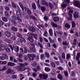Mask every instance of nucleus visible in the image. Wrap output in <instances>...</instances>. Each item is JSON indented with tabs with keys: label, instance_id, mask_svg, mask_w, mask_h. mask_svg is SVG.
I'll return each instance as SVG.
<instances>
[{
	"label": "nucleus",
	"instance_id": "f257e3e1",
	"mask_svg": "<svg viewBox=\"0 0 80 80\" xmlns=\"http://www.w3.org/2000/svg\"><path fill=\"white\" fill-rule=\"evenodd\" d=\"M48 75L47 74H41L39 75V77L40 79L42 78L43 80H46L48 78Z\"/></svg>",
	"mask_w": 80,
	"mask_h": 80
},
{
	"label": "nucleus",
	"instance_id": "f03ea898",
	"mask_svg": "<svg viewBox=\"0 0 80 80\" xmlns=\"http://www.w3.org/2000/svg\"><path fill=\"white\" fill-rule=\"evenodd\" d=\"M73 10H70L68 13V15L69 17L68 18V20H72V13H73Z\"/></svg>",
	"mask_w": 80,
	"mask_h": 80
},
{
	"label": "nucleus",
	"instance_id": "7ed1b4c3",
	"mask_svg": "<svg viewBox=\"0 0 80 80\" xmlns=\"http://www.w3.org/2000/svg\"><path fill=\"white\" fill-rule=\"evenodd\" d=\"M74 5L80 8V2L78 1H75L74 2Z\"/></svg>",
	"mask_w": 80,
	"mask_h": 80
},
{
	"label": "nucleus",
	"instance_id": "20e7f679",
	"mask_svg": "<svg viewBox=\"0 0 80 80\" xmlns=\"http://www.w3.org/2000/svg\"><path fill=\"white\" fill-rule=\"evenodd\" d=\"M29 30L30 32H35L36 30L35 28L32 26H29Z\"/></svg>",
	"mask_w": 80,
	"mask_h": 80
},
{
	"label": "nucleus",
	"instance_id": "39448f33",
	"mask_svg": "<svg viewBox=\"0 0 80 80\" xmlns=\"http://www.w3.org/2000/svg\"><path fill=\"white\" fill-rule=\"evenodd\" d=\"M65 1H64L63 3L61 4V8H66V7H67V3H68L65 2Z\"/></svg>",
	"mask_w": 80,
	"mask_h": 80
},
{
	"label": "nucleus",
	"instance_id": "423d86ee",
	"mask_svg": "<svg viewBox=\"0 0 80 80\" xmlns=\"http://www.w3.org/2000/svg\"><path fill=\"white\" fill-rule=\"evenodd\" d=\"M13 49H14L16 52H18L19 51V47L18 46H17V45L15 44L13 45Z\"/></svg>",
	"mask_w": 80,
	"mask_h": 80
},
{
	"label": "nucleus",
	"instance_id": "0eeeda50",
	"mask_svg": "<svg viewBox=\"0 0 80 80\" xmlns=\"http://www.w3.org/2000/svg\"><path fill=\"white\" fill-rule=\"evenodd\" d=\"M17 70H19L20 71H24L25 70V68L24 67H23L22 68V67L20 66H17L16 68Z\"/></svg>",
	"mask_w": 80,
	"mask_h": 80
},
{
	"label": "nucleus",
	"instance_id": "6e6552de",
	"mask_svg": "<svg viewBox=\"0 0 80 80\" xmlns=\"http://www.w3.org/2000/svg\"><path fill=\"white\" fill-rule=\"evenodd\" d=\"M41 3L42 5H46L47 7H48V3L46 1H45L44 0H42V1Z\"/></svg>",
	"mask_w": 80,
	"mask_h": 80
},
{
	"label": "nucleus",
	"instance_id": "1a4fd4ad",
	"mask_svg": "<svg viewBox=\"0 0 80 80\" xmlns=\"http://www.w3.org/2000/svg\"><path fill=\"white\" fill-rule=\"evenodd\" d=\"M16 15L18 17H22V14L20 12V10H17L16 12Z\"/></svg>",
	"mask_w": 80,
	"mask_h": 80
},
{
	"label": "nucleus",
	"instance_id": "9d476101",
	"mask_svg": "<svg viewBox=\"0 0 80 80\" xmlns=\"http://www.w3.org/2000/svg\"><path fill=\"white\" fill-rule=\"evenodd\" d=\"M8 66H9L10 67H13L15 66V63L12 62H8L7 63Z\"/></svg>",
	"mask_w": 80,
	"mask_h": 80
},
{
	"label": "nucleus",
	"instance_id": "9b49d317",
	"mask_svg": "<svg viewBox=\"0 0 80 80\" xmlns=\"http://www.w3.org/2000/svg\"><path fill=\"white\" fill-rule=\"evenodd\" d=\"M5 34L7 37H10L12 35L10 32L7 31L5 32Z\"/></svg>",
	"mask_w": 80,
	"mask_h": 80
},
{
	"label": "nucleus",
	"instance_id": "f8f14e48",
	"mask_svg": "<svg viewBox=\"0 0 80 80\" xmlns=\"http://www.w3.org/2000/svg\"><path fill=\"white\" fill-rule=\"evenodd\" d=\"M32 8L34 9V10H36L37 9V6L35 2H32Z\"/></svg>",
	"mask_w": 80,
	"mask_h": 80
},
{
	"label": "nucleus",
	"instance_id": "ddd939ff",
	"mask_svg": "<svg viewBox=\"0 0 80 80\" xmlns=\"http://www.w3.org/2000/svg\"><path fill=\"white\" fill-rule=\"evenodd\" d=\"M28 57L29 58V60L31 61H33V60H34V58H32V55H31L29 54H28Z\"/></svg>",
	"mask_w": 80,
	"mask_h": 80
},
{
	"label": "nucleus",
	"instance_id": "4468645a",
	"mask_svg": "<svg viewBox=\"0 0 80 80\" xmlns=\"http://www.w3.org/2000/svg\"><path fill=\"white\" fill-rule=\"evenodd\" d=\"M73 16L75 18H77V17H79V14L78 13V12H75L74 13Z\"/></svg>",
	"mask_w": 80,
	"mask_h": 80
},
{
	"label": "nucleus",
	"instance_id": "2eb2a0df",
	"mask_svg": "<svg viewBox=\"0 0 80 80\" xmlns=\"http://www.w3.org/2000/svg\"><path fill=\"white\" fill-rule=\"evenodd\" d=\"M51 25L52 26V27H54L55 28H57L58 27L57 24L53 22H51Z\"/></svg>",
	"mask_w": 80,
	"mask_h": 80
},
{
	"label": "nucleus",
	"instance_id": "dca6fc26",
	"mask_svg": "<svg viewBox=\"0 0 80 80\" xmlns=\"http://www.w3.org/2000/svg\"><path fill=\"white\" fill-rule=\"evenodd\" d=\"M6 48V46L5 45H1L0 47V50H4Z\"/></svg>",
	"mask_w": 80,
	"mask_h": 80
},
{
	"label": "nucleus",
	"instance_id": "f3484780",
	"mask_svg": "<svg viewBox=\"0 0 80 80\" xmlns=\"http://www.w3.org/2000/svg\"><path fill=\"white\" fill-rule=\"evenodd\" d=\"M2 19L4 22H8V19L5 17H2Z\"/></svg>",
	"mask_w": 80,
	"mask_h": 80
},
{
	"label": "nucleus",
	"instance_id": "a211bd4d",
	"mask_svg": "<svg viewBox=\"0 0 80 80\" xmlns=\"http://www.w3.org/2000/svg\"><path fill=\"white\" fill-rule=\"evenodd\" d=\"M12 18V20L14 21H17V18L15 17V15H13L11 16Z\"/></svg>",
	"mask_w": 80,
	"mask_h": 80
},
{
	"label": "nucleus",
	"instance_id": "6ab92c4d",
	"mask_svg": "<svg viewBox=\"0 0 80 80\" xmlns=\"http://www.w3.org/2000/svg\"><path fill=\"white\" fill-rule=\"evenodd\" d=\"M49 33L50 36H53V30L52 29H50L49 30Z\"/></svg>",
	"mask_w": 80,
	"mask_h": 80
},
{
	"label": "nucleus",
	"instance_id": "aec40b11",
	"mask_svg": "<svg viewBox=\"0 0 80 80\" xmlns=\"http://www.w3.org/2000/svg\"><path fill=\"white\" fill-rule=\"evenodd\" d=\"M11 5L13 8H16L17 7V5H16V4H15V2H12Z\"/></svg>",
	"mask_w": 80,
	"mask_h": 80
},
{
	"label": "nucleus",
	"instance_id": "412c9836",
	"mask_svg": "<svg viewBox=\"0 0 80 80\" xmlns=\"http://www.w3.org/2000/svg\"><path fill=\"white\" fill-rule=\"evenodd\" d=\"M5 42H7V43H12V42L11 40L8 39H6L4 40Z\"/></svg>",
	"mask_w": 80,
	"mask_h": 80
},
{
	"label": "nucleus",
	"instance_id": "4be33fe9",
	"mask_svg": "<svg viewBox=\"0 0 80 80\" xmlns=\"http://www.w3.org/2000/svg\"><path fill=\"white\" fill-rule=\"evenodd\" d=\"M11 30H13V31H14V32H17L18 31L17 28L15 27H12L11 28Z\"/></svg>",
	"mask_w": 80,
	"mask_h": 80
},
{
	"label": "nucleus",
	"instance_id": "5701e85b",
	"mask_svg": "<svg viewBox=\"0 0 80 80\" xmlns=\"http://www.w3.org/2000/svg\"><path fill=\"white\" fill-rule=\"evenodd\" d=\"M19 5L22 10L23 11V10H24V8H23V5H22V3L21 2H19Z\"/></svg>",
	"mask_w": 80,
	"mask_h": 80
},
{
	"label": "nucleus",
	"instance_id": "b1692460",
	"mask_svg": "<svg viewBox=\"0 0 80 80\" xmlns=\"http://www.w3.org/2000/svg\"><path fill=\"white\" fill-rule=\"evenodd\" d=\"M53 20L55 22H58L59 21V18L57 17H54L53 18Z\"/></svg>",
	"mask_w": 80,
	"mask_h": 80
},
{
	"label": "nucleus",
	"instance_id": "393cba45",
	"mask_svg": "<svg viewBox=\"0 0 80 80\" xmlns=\"http://www.w3.org/2000/svg\"><path fill=\"white\" fill-rule=\"evenodd\" d=\"M71 58V56H70V54H67L66 55V59L68 60V59H70Z\"/></svg>",
	"mask_w": 80,
	"mask_h": 80
},
{
	"label": "nucleus",
	"instance_id": "a878e982",
	"mask_svg": "<svg viewBox=\"0 0 80 80\" xmlns=\"http://www.w3.org/2000/svg\"><path fill=\"white\" fill-rule=\"evenodd\" d=\"M32 36H33L34 38L35 39V40H37V35L35 34H34V33H32Z\"/></svg>",
	"mask_w": 80,
	"mask_h": 80
},
{
	"label": "nucleus",
	"instance_id": "bb28decb",
	"mask_svg": "<svg viewBox=\"0 0 80 80\" xmlns=\"http://www.w3.org/2000/svg\"><path fill=\"white\" fill-rule=\"evenodd\" d=\"M30 50L33 52H36V49L35 47H33L31 48H30Z\"/></svg>",
	"mask_w": 80,
	"mask_h": 80
},
{
	"label": "nucleus",
	"instance_id": "cd10ccee",
	"mask_svg": "<svg viewBox=\"0 0 80 80\" xmlns=\"http://www.w3.org/2000/svg\"><path fill=\"white\" fill-rule=\"evenodd\" d=\"M26 69V70H28V75H29L30 74V70H31L30 68H27Z\"/></svg>",
	"mask_w": 80,
	"mask_h": 80
},
{
	"label": "nucleus",
	"instance_id": "c85d7f7f",
	"mask_svg": "<svg viewBox=\"0 0 80 80\" xmlns=\"http://www.w3.org/2000/svg\"><path fill=\"white\" fill-rule=\"evenodd\" d=\"M65 27L67 28H70V25H69V24H68V23H66L65 25Z\"/></svg>",
	"mask_w": 80,
	"mask_h": 80
},
{
	"label": "nucleus",
	"instance_id": "c756f323",
	"mask_svg": "<svg viewBox=\"0 0 80 80\" xmlns=\"http://www.w3.org/2000/svg\"><path fill=\"white\" fill-rule=\"evenodd\" d=\"M49 40L50 43H53V42H55V40L52 39V38L50 37H49Z\"/></svg>",
	"mask_w": 80,
	"mask_h": 80
},
{
	"label": "nucleus",
	"instance_id": "7c9ffc66",
	"mask_svg": "<svg viewBox=\"0 0 80 80\" xmlns=\"http://www.w3.org/2000/svg\"><path fill=\"white\" fill-rule=\"evenodd\" d=\"M45 70L47 72H48L50 71V68H48L46 67L45 68Z\"/></svg>",
	"mask_w": 80,
	"mask_h": 80
},
{
	"label": "nucleus",
	"instance_id": "2f4dec72",
	"mask_svg": "<svg viewBox=\"0 0 80 80\" xmlns=\"http://www.w3.org/2000/svg\"><path fill=\"white\" fill-rule=\"evenodd\" d=\"M49 5L51 9H52L53 8V5L51 2H50L49 3Z\"/></svg>",
	"mask_w": 80,
	"mask_h": 80
},
{
	"label": "nucleus",
	"instance_id": "473e14b6",
	"mask_svg": "<svg viewBox=\"0 0 80 80\" xmlns=\"http://www.w3.org/2000/svg\"><path fill=\"white\" fill-rule=\"evenodd\" d=\"M20 65L21 66H23V67L26 66V65H28V64L27 62H25L24 63H20Z\"/></svg>",
	"mask_w": 80,
	"mask_h": 80
},
{
	"label": "nucleus",
	"instance_id": "72a5a7b5",
	"mask_svg": "<svg viewBox=\"0 0 80 80\" xmlns=\"http://www.w3.org/2000/svg\"><path fill=\"white\" fill-rule=\"evenodd\" d=\"M58 78H59V79L60 80H62L63 78V77H62V75L60 74L58 75Z\"/></svg>",
	"mask_w": 80,
	"mask_h": 80
},
{
	"label": "nucleus",
	"instance_id": "f704fd0d",
	"mask_svg": "<svg viewBox=\"0 0 80 80\" xmlns=\"http://www.w3.org/2000/svg\"><path fill=\"white\" fill-rule=\"evenodd\" d=\"M4 8L7 11H9V10H10V8H9L8 7V6H5L4 7Z\"/></svg>",
	"mask_w": 80,
	"mask_h": 80
},
{
	"label": "nucleus",
	"instance_id": "c9c22d12",
	"mask_svg": "<svg viewBox=\"0 0 80 80\" xmlns=\"http://www.w3.org/2000/svg\"><path fill=\"white\" fill-rule=\"evenodd\" d=\"M45 54L47 58H50V54H49V53H48L47 52H46Z\"/></svg>",
	"mask_w": 80,
	"mask_h": 80
},
{
	"label": "nucleus",
	"instance_id": "e433bc0d",
	"mask_svg": "<svg viewBox=\"0 0 80 80\" xmlns=\"http://www.w3.org/2000/svg\"><path fill=\"white\" fill-rule=\"evenodd\" d=\"M72 28H75V23L74 21H72Z\"/></svg>",
	"mask_w": 80,
	"mask_h": 80
},
{
	"label": "nucleus",
	"instance_id": "4c0bfd02",
	"mask_svg": "<svg viewBox=\"0 0 80 80\" xmlns=\"http://www.w3.org/2000/svg\"><path fill=\"white\" fill-rule=\"evenodd\" d=\"M62 57L63 59H65V53L63 52L62 53Z\"/></svg>",
	"mask_w": 80,
	"mask_h": 80
},
{
	"label": "nucleus",
	"instance_id": "58836bf2",
	"mask_svg": "<svg viewBox=\"0 0 80 80\" xmlns=\"http://www.w3.org/2000/svg\"><path fill=\"white\" fill-rule=\"evenodd\" d=\"M28 40H29L31 42H33V39L32 38H28Z\"/></svg>",
	"mask_w": 80,
	"mask_h": 80
},
{
	"label": "nucleus",
	"instance_id": "ea45409f",
	"mask_svg": "<svg viewBox=\"0 0 80 80\" xmlns=\"http://www.w3.org/2000/svg\"><path fill=\"white\" fill-rule=\"evenodd\" d=\"M11 78L12 79H15L17 78V75H12Z\"/></svg>",
	"mask_w": 80,
	"mask_h": 80
},
{
	"label": "nucleus",
	"instance_id": "a19ab883",
	"mask_svg": "<svg viewBox=\"0 0 80 80\" xmlns=\"http://www.w3.org/2000/svg\"><path fill=\"white\" fill-rule=\"evenodd\" d=\"M37 62L34 61L33 62V63H32V65L33 67H36L37 66Z\"/></svg>",
	"mask_w": 80,
	"mask_h": 80
},
{
	"label": "nucleus",
	"instance_id": "79ce46f5",
	"mask_svg": "<svg viewBox=\"0 0 80 80\" xmlns=\"http://www.w3.org/2000/svg\"><path fill=\"white\" fill-rule=\"evenodd\" d=\"M57 33L58 34V35H63V32L60 31L59 32H58L57 31H56Z\"/></svg>",
	"mask_w": 80,
	"mask_h": 80
},
{
	"label": "nucleus",
	"instance_id": "37998d69",
	"mask_svg": "<svg viewBox=\"0 0 80 80\" xmlns=\"http://www.w3.org/2000/svg\"><path fill=\"white\" fill-rule=\"evenodd\" d=\"M5 59V57L4 56H1L0 57V59L1 60H4Z\"/></svg>",
	"mask_w": 80,
	"mask_h": 80
},
{
	"label": "nucleus",
	"instance_id": "c03bdc74",
	"mask_svg": "<svg viewBox=\"0 0 80 80\" xmlns=\"http://www.w3.org/2000/svg\"><path fill=\"white\" fill-rule=\"evenodd\" d=\"M62 45H66V46H68V43H67V42H62Z\"/></svg>",
	"mask_w": 80,
	"mask_h": 80
},
{
	"label": "nucleus",
	"instance_id": "a18cd8bd",
	"mask_svg": "<svg viewBox=\"0 0 80 80\" xmlns=\"http://www.w3.org/2000/svg\"><path fill=\"white\" fill-rule=\"evenodd\" d=\"M41 10L42 12H44L46 10V8L44 7H41Z\"/></svg>",
	"mask_w": 80,
	"mask_h": 80
},
{
	"label": "nucleus",
	"instance_id": "49530a36",
	"mask_svg": "<svg viewBox=\"0 0 80 80\" xmlns=\"http://www.w3.org/2000/svg\"><path fill=\"white\" fill-rule=\"evenodd\" d=\"M77 42V40L75 39H74L73 42V44L74 45H77V43L76 42Z\"/></svg>",
	"mask_w": 80,
	"mask_h": 80
},
{
	"label": "nucleus",
	"instance_id": "de8ad7c7",
	"mask_svg": "<svg viewBox=\"0 0 80 80\" xmlns=\"http://www.w3.org/2000/svg\"><path fill=\"white\" fill-rule=\"evenodd\" d=\"M20 41L21 42H25V38H22L20 40Z\"/></svg>",
	"mask_w": 80,
	"mask_h": 80
},
{
	"label": "nucleus",
	"instance_id": "09e8293b",
	"mask_svg": "<svg viewBox=\"0 0 80 80\" xmlns=\"http://www.w3.org/2000/svg\"><path fill=\"white\" fill-rule=\"evenodd\" d=\"M12 72V69H8V70L7 71V73L8 74L9 73H10Z\"/></svg>",
	"mask_w": 80,
	"mask_h": 80
},
{
	"label": "nucleus",
	"instance_id": "8fccbe9b",
	"mask_svg": "<svg viewBox=\"0 0 80 80\" xmlns=\"http://www.w3.org/2000/svg\"><path fill=\"white\" fill-rule=\"evenodd\" d=\"M2 55H3V56H5V57L7 58H8V56H7V55L5 53H2Z\"/></svg>",
	"mask_w": 80,
	"mask_h": 80
},
{
	"label": "nucleus",
	"instance_id": "3c124183",
	"mask_svg": "<svg viewBox=\"0 0 80 80\" xmlns=\"http://www.w3.org/2000/svg\"><path fill=\"white\" fill-rule=\"evenodd\" d=\"M51 65L52 66V67H53V68H55V67H56L55 64L53 62H52Z\"/></svg>",
	"mask_w": 80,
	"mask_h": 80
},
{
	"label": "nucleus",
	"instance_id": "603ef678",
	"mask_svg": "<svg viewBox=\"0 0 80 80\" xmlns=\"http://www.w3.org/2000/svg\"><path fill=\"white\" fill-rule=\"evenodd\" d=\"M23 48L24 50V53H27L28 52V50H27V47H24Z\"/></svg>",
	"mask_w": 80,
	"mask_h": 80
},
{
	"label": "nucleus",
	"instance_id": "864d4df0",
	"mask_svg": "<svg viewBox=\"0 0 80 80\" xmlns=\"http://www.w3.org/2000/svg\"><path fill=\"white\" fill-rule=\"evenodd\" d=\"M38 45L41 48H43V46L42 44H41L40 42L38 43Z\"/></svg>",
	"mask_w": 80,
	"mask_h": 80
},
{
	"label": "nucleus",
	"instance_id": "5fc2aeb1",
	"mask_svg": "<svg viewBox=\"0 0 80 80\" xmlns=\"http://www.w3.org/2000/svg\"><path fill=\"white\" fill-rule=\"evenodd\" d=\"M44 19L45 21H48V18L47 16H44Z\"/></svg>",
	"mask_w": 80,
	"mask_h": 80
},
{
	"label": "nucleus",
	"instance_id": "6e6d98bb",
	"mask_svg": "<svg viewBox=\"0 0 80 80\" xmlns=\"http://www.w3.org/2000/svg\"><path fill=\"white\" fill-rule=\"evenodd\" d=\"M64 74L66 77H68V72L67 71H64Z\"/></svg>",
	"mask_w": 80,
	"mask_h": 80
},
{
	"label": "nucleus",
	"instance_id": "4d7b16f0",
	"mask_svg": "<svg viewBox=\"0 0 80 80\" xmlns=\"http://www.w3.org/2000/svg\"><path fill=\"white\" fill-rule=\"evenodd\" d=\"M58 70H63V68H62V67H59L58 68Z\"/></svg>",
	"mask_w": 80,
	"mask_h": 80
},
{
	"label": "nucleus",
	"instance_id": "13d9d810",
	"mask_svg": "<svg viewBox=\"0 0 80 80\" xmlns=\"http://www.w3.org/2000/svg\"><path fill=\"white\" fill-rule=\"evenodd\" d=\"M11 39L13 40H16V38H15V36L13 35L11 38Z\"/></svg>",
	"mask_w": 80,
	"mask_h": 80
},
{
	"label": "nucleus",
	"instance_id": "bf43d9fd",
	"mask_svg": "<svg viewBox=\"0 0 80 80\" xmlns=\"http://www.w3.org/2000/svg\"><path fill=\"white\" fill-rule=\"evenodd\" d=\"M5 50L7 52H10V50L9 48H7Z\"/></svg>",
	"mask_w": 80,
	"mask_h": 80
},
{
	"label": "nucleus",
	"instance_id": "052dcab7",
	"mask_svg": "<svg viewBox=\"0 0 80 80\" xmlns=\"http://www.w3.org/2000/svg\"><path fill=\"white\" fill-rule=\"evenodd\" d=\"M40 57L41 59H43V58H44L45 57V55L43 54H42L40 55Z\"/></svg>",
	"mask_w": 80,
	"mask_h": 80
},
{
	"label": "nucleus",
	"instance_id": "680f3d73",
	"mask_svg": "<svg viewBox=\"0 0 80 80\" xmlns=\"http://www.w3.org/2000/svg\"><path fill=\"white\" fill-rule=\"evenodd\" d=\"M24 60L27 61L28 60V57L26 55H24Z\"/></svg>",
	"mask_w": 80,
	"mask_h": 80
},
{
	"label": "nucleus",
	"instance_id": "e2e57ef3",
	"mask_svg": "<svg viewBox=\"0 0 80 80\" xmlns=\"http://www.w3.org/2000/svg\"><path fill=\"white\" fill-rule=\"evenodd\" d=\"M32 33H30V32H28V33H27V36L28 37H30V35H32Z\"/></svg>",
	"mask_w": 80,
	"mask_h": 80
},
{
	"label": "nucleus",
	"instance_id": "0e129e2a",
	"mask_svg": "<svg viewBox=\"0 0 80 80\" xmlns=\"http://www.w3.org/2000/svg\"><path fill=\"white\" fill-rule=\"evenodd\" d=\"M43 36L47 37V31H45L44 32V33L43 34Z\"/></svg>",
	"mask_w": 80,
	"mask_h": 80
},
{
	"label": "nucleus",
	"instance_id": "69168bd1",
	"mask_svg": "<svg viewBox=\"0 0 80 80\" xmlns=\"http://www.w3.org/2000/svg\"><path fill=\"white\" fill-rule=\"evenodd\" d=\"M12 23L14 25H17V22L15 21L12 20Z\"/></svg>",
	"mask_w": 80,
	"mask_h": 80
},
{
	"label": "nucleus",
	"instance_id": "338daca9",
	"mask_svg": "<svg viewBox=\"0 0 80 80\" xmlns=\"http://www.w3.org/2000/svg\"><path fill=\"white\" fill-rule=\"evenodd\" d=\"M63 35L64 36H65V37H67L68 36V34L65 32H64Z\"/></svg>",
	"mask_w": 80,
	"mask_h": 80
},
{
	"label": "nucleus",
	"instance_id": "774afa93",
	"mask_svg": "<svg viewBox=\"0 0 80 80\" xmlns=\"http://www.w3.org/2000/svg\"><path fill=\"white\" fill-rule=\"evenodd\" d=\"M20 50L21 51V53H23V48H20Z\"/></svg>",
	"mask_w": 80,
	"mask_h": 80
}]
</instances>
